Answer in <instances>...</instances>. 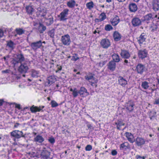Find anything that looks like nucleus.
Segmentation results:
<instances>
[{"mask_svg":"<svg viewBox=\"0 0 159 159\" xmlns=\"http://www.w3.org/2000/svg\"><path fill=\"white\" fill-rule=\"evenodd\" d=\"M125 135L128 140L130 143H133L135 141L134 135L131 133L126 132L125 133Z\"/></svg>","mask_w":159,"mask_h":159,"instance_id":"12","label":"nucleus"},{"mask_svg":"<svg viewBox=\"0 0 159 159\" xmlns=\"http://www.w3.org/2000/svg\"><path fill=\"white\" fill-rule=\"evenodd\" d=\"M113 27L110 24H107L105 25V30L107 31H110L112 30Z\"/></svg>","mask_w":159,"mask_h":159,"instance_id":"41","label":"nucleus"},{"mask_svg":"<svg viewBox=\"0 0 159 159\" xmlns=\"http://www.w3.org/2000/svg\"><path fill=\"white\" fill-rule=\"evenodd\" d=\"M85 79L89 81V82L91 83L92 86L96 85L95 84L97 81L98 80L95 78L92 75H87L85 76Z\"/></svg>","mask_w":159,"mask_h":159,"instance_id":"6","label":"nucleus"},{"mask_svg":"<svg viewBox=\"0 0 159 159\" xmlns=\"http://www.w3.org/2000/svg\"><path fill=\"white\" fill-rule=\"evenodd\" d=\"M29 69V68L26 63H22L19 67L18 70L19 72L24 74L27 72Z\"/></svg>","mask_w":159,"mask_h":159,"instance_id":"5","label":"nucleus"},{"mask_svg":"<svg viewBox=\"0 0 159 159\" xmlns=\"http://www.w3.org/2000/svg\"><path fill=\"white\" fill-rule=\"evenodd\" d=\"M24 60L23 56L20 54H19L16 55L14 58L11 61L12 64L14 67L17 66L19 63H22V61Z\"/></svg>","mask_w":159,"mask_h":159,"instance_id":"1","label":"nucleus"},{"mask_svg":"<svg viewBox=\"0 0 159 159\" xmlns=\"http://www.w3.org/2000/svg\"><path fill=\"white\" fill-rule=\"evenodd\" d=\"M148 83L146 81H144L142 82V86L144 89H147L149 87Z\"/></svg>","mask_w":159,"mask_h":159,"instance_id":"42","label":"nucleus"},{"mask_svg":"<svg viewBox=\"0 0 159 159\" xmlns=\"http://www.w3.org/2000/svg\"><path fill=\"white\" fill-rule=\"evenodd\" d=\"M111 154L113 156L116 155L117 154V152L115 150H113L111 151Z\"/></svg>","mask_w":159,"mask_h":159,"instance_id":"51","label":"nucleus"},{"mask_svg":"<svg viewBox=\"0 0 159 159\" xmlns=\"http://www.w3.org/2000/svg\"><path fill=\"white\" fill-rule=\"evenodd\" d=\"M41 46L42 42L41 41L33 43L30 45L32 48L34 50H36L38 48H40Z\"/></svg>","mask_w":159,"mask_h":159,"instance_id":"10","label":"nucleus"},{"mask_svg":"<svg viewBox=\"0 0 159 159\" xmlns=\"http://www.w3.org/2000/svg\"><path fill=\"white\" fill-rule=\"evenodd\" d=\"M130 148L129 143L128 142H125L120 145V148L121 150L125 151Z\"/></svg>","mask_w":159,"mask_h":159,"instance_id":"22","label":"nucleus"},{"mask_svg":"<svg viewBox=\"0 0 159 159\" xmlns=\"http://www.w3.org/2000/svg\"><path fill=\"white\" fill-rule=\"evenodd\" d=\"M144 21L147 22L152 18V15L151 13L148 14L144 16Z\"/></svg>","mask_w":159,"mask_h":159,"instance_id":"37","label":"nucleus"},{"mask_svg":"<svg viewBox=\"0 0 159 159\" xmlns=\"http://www.w3.org/2000/svg\"><path fill=\"white\" fill-rule=\"evenodd\" d=\"M112 59L113 61L115 62H118L120 61V59L119 56L116 54H114L112 56Z\"/></svg>","mask_w":159,"mask_h":159,"instance_id":"35","label":"nucleus"},{"mask_svg":"<svg viewBox=\"0 0 159 159\" xmlns=\"http://www.w3.org/2000/svg\"><path fill=\"white\" fill-rule=\"evenodd\" d=\"M70 90L72 92V94L73 97L74 98L76 97L79 94V91H78L76 88L70 89Z\"/></svg>","mask_w":159,"mask_h":159,"instance_id":"25","label":"nucleus"},{"mask_svg":"<svg viewBox=\"0 0 159 159\" xmlns=\"http://www.w3.org/2000/svg\"><path fill=\"white\" fill-rule=\"evenodd\" d=\"M120 21L119 17L117 16L111 20V23L113 26L116 25L119 23Z\"/></svg>","mask_w":159,"mask_h":159,"instance_id":"14","label":"nucleus"},{"mask_svg":"<svg viewBox=\"0 0 159 159\" xmlns=\"http://www.w3.org/2000/svg\"><path fill=\"white\" fill-rule=\"evenodd\" d=\"M120 55L121 57L125 59H128L130 57V54L128 51L126 50L121 51Z\"/></svg>","mask_w":159,"mask_h":159,"instance_id":"18","label":"nucleus"},{"mask_svg":"<svg viewBox=\"0 0 159 159\" xmlns=\"http://www.w3.org/2000/svg\"><path fill=\"white\" fill-rule=\"evenodd\" d=\"M48 21L47 22V24L48 25H50L53 23V18L52 17L48 19H47Z\"/></svg>","mask_w":159,"mask_h":159,"instance_id":"45","label":"nucleus"},{"mask_svg":"<svg viewBox=\"0 0 159 159\" xmlns=\"http://www.w3.org/2000/svg\"><path fill=\"white\" fill-rule=\"evenodd\" d=\"M124 62H125V63H127L128 62V61L127 60H125L124 61Z\"/></svg>","mask_w":159,"mask_h":159,"instance_id":"64","label":"nucleus"},{"mask_svg":"<svg viewBox=\"0 0 159 159\" xmlns=\"http://www.w3.org/2000/svg\"><path fill=\"white\" fill-rule=\"evenodd\" d=\"M44 106H40L39 107L33 106L30 108V110L32 112L34 113L41 111L44 108Z\"/></svg>","mask_w":159,"mask_h":159,"instance_id":"13","label":"nucleus"},{"mask_svg":"<svg viewBox=\"0 0 159 159\" xmlns=\"http://www.w3.org/2000/svg\"><path fill=\"white\" fill-rule=\"evenodd\" d=\"M76 4L74 0H71L67 2V5L70 8H73L75 5Z\"/></svg>","mask_w":159,"mask_h":159,"instance_id":"34","label":"nucleus"},{"mask_svg":"<svg viewBox=\"0 0 159 159\" xmlns=\"http://www.w3.org/2000/svg\"><path fill=\"white\" fill-rule=\"evenodd\" d=\"M68 11L69 10L68 9H66L60 13L58 16L60 21H64L67 19Z\"/></svg>","mask_w":159,"mask_h":159,"instance_id":"4","label":"nucleus"},{"mask_svg":"<svg viewBox=\"0 0 159 159\" xmlns=\"http://www.w3.org/2000/svg\"><path fill=\"white\" fill-rule=\"evenodd\" d=\"M129 7V10L131 12H135L137 10V6L134 3L130 4Z\"/></svg>","mask_w":159,"mask_h":159,"instance_id":"26","label":"nucleus"},{"mask_svg":"<svg viewBox=\"0 0 159 159\" xmlns=\"http://www.w3.org/2000/svg\"><path fill=\"white\" fill-rule=\"evenodd\" d=\"M92 149V146L90 145H87L85 147V150L86 151H90Z\"/></svg>","mask_w":159,"mask_h":159,"instance_id":"48","label":"nucleus"},{"mask_svg":"<svg viewBox=\"0 0 159 159\" xmlns=\"http://www.w3.org/2000/svg\"><path fill=\"white\" fill-rule=\"evenodd\" d=\"M46 27L43 24L40 23L39 26L38 30L41 33H43V32L46 30Z\"/></svg>","mask_w":159,"mask_h":159,"instance_id":"32","label":"nucleus"},{"mask_svg":"<svg viewBox=\"0 0 159 159\" xmlns=\"http://www.w3.org/2000/svg\"><path fill=\"white\" fill-rule=\"evenodd\" d=\"M157 29V26L154 24L152 25L150 27V30L153 32L156 30Z\"/></svg>","mask_w":159,"mask_h":159,"instance_id":"46","label":"nucleus"},{"mask_svg":"<svg viewBox=\"0 0 159 159\" xmlns=\"http://www.w3.org/2000/svg\"><path fill=\"white\" fill-rule=\"evenodd\" d=\"M131 22L132 25L134 27L139 26L141 24V20L138 17H134L133 18Z\"/></svg>","mask_w":159,"mask_h":159,"instance_id":"11","label":"nucleus"},{"mask_svg":"<svg viewBox=\"0 0 159 159\" xmlns=\"http://www.w3.org/2000/svg\"><path fill=\"white\" fill-rule=\"evenodd\" d=\"M7 46L12 49H14V48H15V44L12 41H11L7 42Z\"/></svg>","mask_w":159,"mask_h":159,"instance_id":"39","label":"nucleus"},{"mask_svg":"<svg viewBox=\"0 0 159 159\" xmlns=\"http://www.w3.org/2000/svg\"><path fill=\"white\" fill-rule=\"evenodd\" d=\"M51 106L52 107H57L58 105V103L55 101L52 100L51 102Z\"/></svg>","mask_w":159,"mask_h":159,"instance_id":"44","label":"nucleus"},{"mask_svg":"<svg viewBox=\"0 0 159 159\" xmlns=\"http://www.w3.org/2000/svg\"><path fill=\"white\" fill-rule=\"evenodd\" d=\"M136 158L137 159H139L141 158V157L140 155H137L136 156Z\"/></svg>","mask_w":159,"mask_h":159,"instance_id":"59","label":"nucleus"},{"mask_svg":"<svg viewBox=\"0 0 159 159\" xmlns=\"http://www.w3.org/2000/svg\"><path fill=\"white\" fill-rule=\"evenodd\" d=\"M134 104L132 103L129 102L126 105V109L129 111H131L133 110Z\"/></svg>","mask_w":159,"mask_h":159,"instance_id":"33","label":"nucleus"},{"mask_svg":"<svg viewBox=\"0 0 159 159\" xmlns=\"http://www.w3.org/2000/svg\"><path fill=\"white\" fill-rule=\"evenodd\" d=\"M61 40L62 43L65 45L68 46L71 42L70 37L68 34L62 36Z\"/></svg>","mask_w":159,"mask_h":159,"instance_id":"2","label":"nucleus"},{"mask_svg":"<svg viewBox=\"0 0 159 159\" xmlns=\"http://www.w3.org/2000/svg\"><path fill=\"white\" fill-rule=\"evenodd\" d=\"M106 18L105 14L104 13H102L98 17V19H97L96 20L98 22L102 21L104 20Z\"/></svg>","mask_w":159,"mask_h":159,"instance_id":"30","label":"nucleus"},{"mask_svg":"<svg viewBox=\"0 0 159 159\" xmlns=\"http://www.w3.org/2000/svg\"><path fill=\"white\" fill-rule=\"evenodd\" d=\"M147 38V35L144 33H142L141 34L139 39H138V42L140 44H142L143 42H145V39Z\"/></svg>","mask_w":159,"mask_h":159,"instance_id":"19","label":"nucleus"},{"mask_svg":"<svg viewBox=\"0 0 159 159\" xmlns=\"http://www.w3.org/2000/svg\"><path fill=\"white\" fill-rule=\"evenodd\" d=\"M17 34L20 35L24 34L25 32V30L21 28H17L16 30Z\"/></svg>","mask_w":159,"mask_h":159,"instance_id":"40","label":"nucleus"},{"mask_svg":"<svg viewBox=\"0 0 159 159\" xmlns=\"http://www.w3.org/2000/svg\"><path fill=\"white\" fill-rule=\"evenodd\" d=\"M105 63L104 62H100L98 64V65H99L101 67L103 65L105 64Z\"/></svg>","mask_w":159,"mask_h":159,"instance_id":"52","label":"nucleus"},{"mask_svg":"<svg viewBox=\"0 0 159 159\" xmlns=\"http://www.w3.org/2000/svg\"><path fill=\"white\" fill-rule=\"evenodd\" d=\"M59 85L58 84H57L56 85V87L55 88V89H58V87H59Z\"/></svg>","mask_w":159,"mask_h":159,"instance_id":"63","label":"nucleus"},{"mask_svg":"<svg viewBox=\"0 0 159 159\" xmlns=\"http://www.w3.org/2000/svg\"><path fill=\"white\" fill-rule=\"evenodd\" d=\"M41 155L42 158L44 159H48L50 158V152L47 151L43 150L41 152Z\"/></svg>","mask_w":159,"mask_h":159,"instance_id":"17","label":"nucleus"},{"mask_svg":"<svg viewBox=\"0 0 159 159\" xmlns=\"http://www.w3.org/2000/svg\"><path fill=\"white\" fill-rule=\"evenodd\" d=\"M116 64L113 61H111L109 62L108 65V68L111 71H114L115 69Z\"/></svg>","mask_w":159,"mask_h":159,"instance_id":"15","label":"nucleus"},{"mask_svg":"<svg viewBox=\"0 0 159 159\" xmlns=\"http://www.w3.org/2000/svg\"><path fill=\"white\" fill-rule=\"evenodd\" d=\"M157 18L158 19H159V17H157V15H155L153 17H152V18Z\"/></svg>","mask_w":159,"mask_h":159,"instance_id":"60","label":"nucleus"},{"mask_svg":"<svg viewBox=\"0 0 159 159\" xmlns=\"http://www.w3.org/2000/svg\"><path fill=\"white\" fill-rule=\"evenodd\" d=\"M153 9L155 11H157L159 10V3L157 0H153L152 2Z\"/></svg>","mask_w":159,"mask_h":159,"instance_id":"20","label":"nucleus"},{"mask_svg":"<svg viewBox=\"0 0 159 159\" xmlns=\"http://www.w3.org/2000/svg\"><path fill=\"white\" fill-rule=\"evenodd\" d=\"M154 104H157L159 105V98H156L153 102Z\"/></svg>","mask_w":159,"mask_h":159,"instance_id":"50","label":"nucleus"},{"mask_svg":"<svg viewBox=\"0 0 159 159\" xmlns=\"http://www.w3.org/2000/svg\"><path fill=\"white\" fill-rule=\"evenodd\" d=\"M148 55V51L146 49L140 50L138 52V57L139 58L141 59L146 57Z\"/></svg>","mask_w":159,"mask_h":159,"instance_id":"7","label":"nucleus"},{"mask_svg":"<svg viewBox=\"0 0 159 159\" xmlns=\"http://www.w3.org/2000/svg\"><path fill=\"white\" fill-rule=\"evenodd\" d=\"M56 80L55 76L54 75H52L48 77L47 79V82L48 84L50 85L54 83Z\"/></svg>","mask_w":159,"mask_h":159,"instance_id":"21","label":"nucleus"},{"mask_svg":"<svg viewBox=\"0 0 159 159\" xmlns=\"http://www.w3.org/2000/svg\"><path fill=\"white\" fill-rule=\"evenodd\" d=\"M48 140L49 142L52 144L54 143L55 142V139L53 137H50Z\"/></svg>","mask_w":159,"mask_h":159,"instance_id":"49","label":"nucleus"},{"mask_svg":"<svg viewBox=\"0 0 159 159\" xmlns=\"http://www.w3.org/2000/svg\"><path fill=\"white\" fill-rule=\"evenodd\" d=\"M11 136L14 138V140L15 141H16V139H18L21 137H24L22 131L17 130L13 131L11 132Z\"/></svg>","mask_w":159,"mask_h":159,"instance_id":"3","label":"nucleus"},{"mask_svg":"<svg viewBox=\"0 0 159 159\" xmlns=\"http://www.w3.org/2000/svg\"><path fill=\"white\" fill-rule=\"evenodd\" d=\"M86 5L87 8L90 10H91L93 9L95 6L93 2L92 1L87 2L86 3Z\"/></svg>","mask_w":159,"mask_h":159,"instance_id":"31","label":"nucleus"},{"mask_svg":"<svg viewBox=\"0 0 159 159\" xmlns=\"http://www.w3.org/2000/svg\"><path fill=\"white\" fill-rule=\"evenodd\" d=\"M113 37L114 40L117 41L120 40L121 35L118 32L115 31L113 34Z\"/></svg>","mask_w":159,"mask_h":159,"instance_id":"24","label":"nucleus"},{"mask_svg":"<svg viewBox=\"0 0 159 159\" xmlns=\"http://www.w3.org/2000/svg\"><path fill=\"white\" fill-rule=\"evenodd\" d=\"M9 70H2V72L3 73H8L9 72Z\"/></svg>","mask_w":159,"mask_h":159,"instance_id":"56","label":"nucleus"},{"mask_svg":"<svg viewBox=\"0 0 159 159\" xmlns=\"http://www.w3.org/2000/svg\"><path fill=\"white\" fill-rule=\"evenodd\" d=\"M79 59V58L77 57L76 54H75V55L72 57L71 59V60L74 61H76Z\"/></svg>","mask_w":159,"mask_h":159,"instance_id":"47","label":"nucleus"},{"mask_svg":"<svg viewBox=\"0 0 159 159\" xmlns=\"http://www.w3.org/2000/svg\"><path fill=\"white\" fill-rule=\"evenodd\" d=\"M119 2H123L125 1V0H117Z\"/></svg>","mask_w":159,"mask_h":159,"instance_id":"62","label":"nucleus"},{"mask_svg":"<svg viewBox=\"0 0 159 159\" xmlns=\"http://www.w3.org/2000/svg\"><path fill=\"white\" fill-rule=\"evenodd\" d=\"M79 91V94L80 96L82 97H85L89 94V93L84 87H80Z\"/></svg>","mask_w":159,"mask_h":159,"instance_id":"8","label":"nucleus"},{"mask_svg":"<svg viewBox=\"0 0 159 159\" xmlns=\"http://www.w3.org/2000/svg\"><path fill=\"white\" fill-rule=\"evenodd\" d=\"M31 76L33 78H37L39 76V72L34 70H31Z\"/></svg>","mask_w":159,"mask_h":159,"instance_id":"29","label":"nucleus"},{"mask_svg":"<svg viewBox=\"0 0 159 159\" xmlns=\"http://www.w3.org/2000/svg\"><path fill=\"white\" fill-rule=\"evenodd\" d=\"M9 58V57L7 56V57H3V59H4L5 61H6L7 60V59Z\"/></svg>","mask_w":159,"mask_h":159,"instance_id":"61","label":"nucleus"},{"mask_svg":"<svg viewBox=\"0 0 159 159\" xmlns=\"http://www.w3.org/2000/svg\"><path fill=\"white\" fill-rule=\"evenodd\" d=\"M26 9L27 13L29 14H32L34 11V9L31 6H28L26 7Z\"/></svg>","mask_w":159,"mask_h":159,"instance_id":"36","label":"nucleus"},{"mask_svg":"<svg viewBox=\"0 0 159 159\" xmlns=\"http://www.w3.org/2000/svg\"><path fill=\"white\" fill-rule=\"evenodd\" d=\"M44 140V138L41 136L40 135L36 136L34 139V140L35 142L39 143H42Z\"/></svg>","mask_w":159,"mask_h":159,"instance_id":"27","label":"nucleus"},{"mask_svg":"<svg viewBox=\"0 0 159 159\" xmlns=\"http://www.w3.org/2000/svg\"><path fill=\"white\" fill-rule=\"evenodd\" d=\"M16 107L19 109H20V105L19 104H16Z\"/></svg>","mask_w":159,"mask_h":159,"instance_id":"57","label":"nucleus"},{"mask_svg":"<svg viewBox=\"0 0 159 159\" xmlns=\"http://www.w3.org/2000/svg\"><path fill=\"white\" fill-rule=\"evenodd\" d=\"M117 125V129L119 130L120 129V127L121 126L124 125L125 124L121 121L118 120L117 122L115 123Z\"/></svg>","mask_w":159,"mask_h":159,"instance_id":"38","label":"nucleus"},{"mask_svg":"<svg viewBox=\"0 0 159 159\" xmlns=\"http://www.w3.org/2000/svg\"><path fill=\"white\" fill-rule=\"evenodd\" d=\"M136 70L138 73L142 74L144 71V67L143 65L139 64L136 66Z\"/></svg>","mask_w":159,"mask_h":159,"instance_id":"23","label":"nucleus"},{"mask_svg":"<svg viewBox=\"0 0 159 159\" xmlns=\"http://www.w3.org/2000/svg\"><path fill=\"white\" fill-rule=\"evenodd\" d=\"M3 35V33L2 31L0 30V39L2 38Z\"/></svg>","mask_w":159,"mask_h":159,"instance_id":"53","label":"nucleus"},{"mask_svg":"<svg viewBox=\"0 0 159 159\" xmlns=\"http://www.w3.org/2000/svg\"><path fill=\"white\" fill-rule=\"evenodd\" d=\"M41 10L40 8L38 9V11H40L39 14L43 16L44 17L45 16L46 14V11L45 10H44L43 9H42L41 10Z\"/></svg>","mask_w":159,"mask_h":159,"instance_id":"43","label":"nucleus"},{"mask_svg":"<svg viewBox=\"0 0 159 159\" xmlns=\"http://www.w3.org/2000/svg\"><path fill=\"white\" fill-rule=\"evenodd\" d=\"M3 102L4 101L3 100H0V106L2 105Z\"/></svg>","mask_w":159,"mask_h":159,"instance_id":"58","label":"nucleus"},{"mask_svg":"<svg viewBox=\"0 0 159 159\" xmlns=\"http://www.w3.org/2000/svg\"><path fill=\"white\" fill-rule=\"evenodd\" d=\"M145 141L144 139L138 137L136 139L135 142L138 146H140L144 144Z\"/></svg>","mask_w":159,"mask_h":159,"instance_id":"16","label":"nucleus"},{"mask_svg":"<svg viewBox=\"0 0 159 159\" xmlns=\"http://www.w3.org/2000/svg\"><path fill=\"white\" fill-rule=\"evenodd\" d=\"M101 46L103 48H107L110 45L109 40L107 39H103L101 40L100 42Z\"/></svg>","mask_w":159,"mask_h":159,"instance_id":"9","label":"nucleus"},{"mask_svg":"<svg viewBox=\"0 0 159 159\" xmlns=\"http://www.w3.org/2000/svg\"><path fill=\"white\" fill-rule=\"evenodd\" d=\"M48 34L51 37H53L54 36V34L52 32H50Z\"/></svg>","mask_w":159,"mask_h":159,"instance_id":"55","label":"nucleus"},{"mask_svg":"<svg viewBox=\"0 0 159 159\" xmlns=\"http://www.w3.org/2000/svg\"><path fill=\"white\" fill-rule=\"evenodd\" d=\"M57 70L56 71V72H57L59 70H61L62 69V67L61 66H59L57 67Z\"/></svg>","mask_w":159,"mask_h":159,"instance_id":"54","label":"nucleus"},{"mask_svg":"<svg viewBox=\"0 0 159 159\" xmlns=\"http://www.w3.org/2000/svg\"><path fill=\"white\" fill-rule=\"evenodd\" d=\"M119 83L121 85L124 86L127 84V81L122 77H119L118 79Z\"/></svg>","mask_w":159,"mask_h":159,"instance_id":"28","label":"nucleus"}]
</instances>
